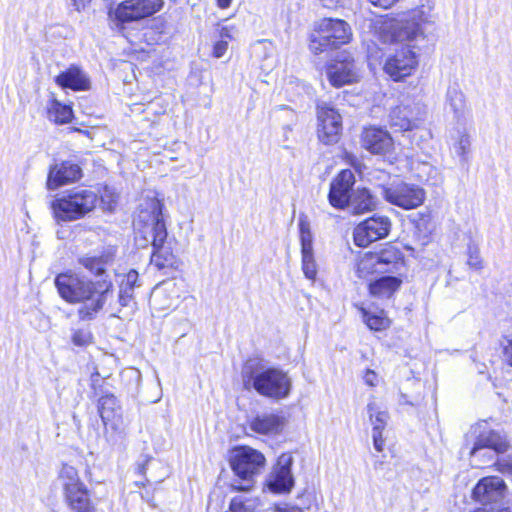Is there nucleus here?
Returning <instances> with one entry per match:
<instances>
[{"label": "nucleus", "mask_w": 512, "mask_h": 512, "mask_svg": "<svg viewBox=\"0 0 512 512\" xmlns=\"http://www.w3.org/2000/svg\"><path fill=\"white\" fill-rule=\"evenodd\" d=\"M135 226V241L138 246L153 247L151 264L158 270H178L181 266L180 259L172 252L170 246L165 245L167 229L162 214V204L156 198L146 202V207L141 209Z\"/></svg>", "instance_id": "nucleus-1"}, {"label": "nucleus", "mask_w": 512, "mask_h": 512, "mask_svg": "<svg viewBox=\"0 0 512 512\" xmlns=\"http://www.w3.org/2000/svg\"><path fill=\"white\" fill-rule=\"evenodd\" d=\"M54 282L62 299L71 304H83L78 310L81 320L93 319L113 291V283L106 278L93 282L76 274L61 273Z\"/></svg>", "instance_id": "nucleus-2"}, {"label": "nucleus", "mask_w": 512, "mask_h": 512, "mask_svg": "<svg viewBox=\"0 0 512 512\" xmlns=\"http://www.w3.org/2000/svg\"><path fill=\"white\" fill-rule=\"evenodd\" d=\"M241 377L246 389L253 388L261 396L281 400L290 395L292 381L280 368L268 366L258 358L248 359L242 367Z\"/></svg>", "instance_id": "nucleus-3"}, {"label": "nucleus", "mask_w": 512, "mask_h": 512, "mask_svg": "<svg viewBox=\"0 0 512 512\" xmlns=\"http://www.w3.org/2000/svg\"><path fill=\"white\" fill-rule=\"evenodd\" d=\"M422 10L402 13L398 18L386 15L373 22L374 35L382 43L412 42L424 37Z\"/></svg>", "instance_id": "nucleus-4"}, {"label": "nucleus", "mask_w": 512, "mask_h": 512, "mask_svg": "<svg viewBox=\"0 0 512 512\" xmlns=\"http://www.w3.org/2000/svg\"><path fill=\"white\" fill-rule=\"evenodd\" d=\"M352 37L350 25L341 19L324 18L315 25L310 36L309 48L321 54L347 44Z\"/></svg>", "instance_id": "nucleus-5"}, {"label": "nucleus", "mask_w": 512, "mask_h": 512, "mask_svg": "<svg viewBox=\"0 0 512 512\" xmlns=\"http://www.w3.org/2000/svg\"><path fill=\"white\" fill-rule=\"evenodd\" d=\"M98 195L89 189L74 188L56 198L51 208L58 221H74L83 218L97 204Z\"/></svg>", "instance_id": "nucleus-6"}, {"label": "nucleus", "mask_w": 512, "mask_h": 512, "mask_svg": "<svg viewBox=\"0 0 512 512\" xmlns=\"http://www.w3.org/2000/svg\"><path fill=\"white\" fill-rule=\"evenodd\" d=\"M264 455L253 448L244 446L234 450L231 456V468L239 480H235L231 487L236 491H249L254 485V477L265 466Z\"/></svg>", "instance_id": "nucleus-7"}, {"label": "nucleus", "mask_w": 512, "mask_h": 512, "mask_svg": "<svg viewBox=\"0 0 512 512\" xmlns=\"http://www.w3.org/2000/svg\"><path fill=\"white\" fill-rule=\"evenodd\" d=\"M59 481L64 502L75 512H96L89 490L79 477L76 468L63 465L59 472Z\"/></svg>", "instance_id": "nucleus-8"}, {"label": "nucleus", "mask_w": 512, "mask_h": 512, "mask_svg": "<svg viewBox=\"0 0 512 512\" xmlns=\"http://www.w3.org/2000/svg\"><path fill=\"white\" fill-rule=\"evenodd\" d=\"M384 199L392 205L404 210H411L421 206L425 200V190L419 185L397 182L382 188Z\"/></svg>", "instance_id": "nucleus-9"}, {"label": "nucleus", "mask_w": 512, "mask_h": 512, "mask_svg": "<svg viewBox=\"0 0 512 512\" xmlns=\"http://www.w3.org/2000/svg\"><path fill=\"white\" fill-rule=\"evenodd\" d=\"M506 491L507 485L502 478L487 476L478 481L473 489L472 496L483 505L482 507L503 509L512 504V499L501 505L499 504V501L505 497Z\"/></svg>", "instance_id": "nucleus-10"}, {"label": "nucleus", "mask_w": 512, "mask_h": 512, "mask_svg": "<svg viewBox=\"0 0 512 512\" xmlns=\"http://www.w3.org/2000/svg\"><path fill=\"white\" fill-rule=\"evenodd\" d=\"M162 0H125L110 11L117 25L140 21L160 10Z\"/></svg>", "instance_id": "nucleus-11"}, {"label": "nucleus", "mask_w": 512, "mask_h": 512, "mask_svg": "<svg viewBox=\"0 0 512 512\" xmlns=\"http://www.w3.org/2000/svg\"><path fill=\"white\" fill-rule=\"evenodd\" d=\"M330 84L336 88L353 84L360 80V68L353 56L346 51L340 52L326 67Z\"/></svg>", "instance_id": "nucleus-12"}, {"label": "nucleus", "mask_w": 512, "mask_h": 512, "mask_svg": "<svg viewBox=\"0 0 512 512\" xmlns=\"http://www.w3.org/2000/svg\"><path fill=\"white\" fill-rule=\"evenodd\" d=\"M390 228L391 222L388 217L375 215L354 228V243L359 247H367L372 242L386 237Z\"/></svg>", "instance_id": "nucleus-13"}, {"label": "nucleus", "mask_w": 512, "mask_h": 512, "mask_svg": "<svg viewBox=\"0 0 512 512\" xmlns=\"http://www.w3.org/2000/svg\"><path fill=\"white\" fill-rule=\"evenodd\" d=\"M414 48L410 44L404 45L386 59L384 71L393 80L399 81L409 76L416 68L418 61Z\"/></svg>", "instance_id": "nucleus-14"}, {"label": "nucleus", "mask_w": 512, "mask_h": 512, "mask_svg": "<svg viewBox=\"0 0 512 512\" xmlns=\"http://www.w3.org/2000/svg\"><path fill=\"white\" fill-rule=\"evenodd\" d=\"M318 137L324 144L337 142L342 130L340 114L333 108L324 104L318 106Z\"/></svg>", "instance_id": "nucleus-15"}, {"label": "nucleus", "mask_w": 512, "mask_h": 512, "mask_svg": "<svg viewBox=\"0 0 512 512\" xmlns=\"http://www.w3.org/2000/svg\"><path fill=\"white\" fill-rule=\"evenodd\" d=\"M293 457L289 453H283L278 457L276 465L268 478V487L276 493L289 492L294 485V478L291 472Z\"/></svg>", "instance_id": "nucleus-16"}, {"label": "nucleus", "mask_w": 512, "mask_h": 512, "mask_svg": "<svg viewBox=\"0 0 512 512\" xmlns=\"http://www.w3.org/2000/svg\"><path fill=\"white\" fill-rule=\"evenodd\" d=\"M354 183V173L348 169L342 170L330 184L329 203L337 209H345Z\"/></svg>", "instance_id": "nucleus-17"}, {"label": "nucleus", "mask_w": 512, "mask_h": 512, "mask_svg": "<svg viewBox=\"0 0 512 512\" xmlns=\"http://www.w3.org/2000/svg\"><path fill=\"white\" fill-rule=\"evenodd\" d=\"M472 434L475 436L474 444L480 447L501 454L506 453L510 448L506 435L499 431L489 429L485 421L475 425L472 428Z\"/></svg>", "instance_id": "nucleus-18"}, {"label": "nucleus", "mask_w": 512, "mask_h": 512, "mask_svg": "<svg viewBox=\"0 0 512 512\" xmlns=\"http://www.w3.org/2000/svg\"><path fill=\"white\" fill-rule=\"evenodd\" d=\"M98 413L105 427L110 426L115 431H121L124 427L122 407L118 399L111 393L98 399Z\"/></svg>", "instance_id": "nucleus-19"}, {"label": "nucleus", "mask_w": 512, "mask_h": 512, "mask_svg": "<svg viewBox=\"0 0 512 512\" xmlns=\"http://www.w3.org/2000/svg\"><path fill=\"white\" fill-rule=\"evenodd\" d=\"M179 289L174 282H163L151 294L153 308L160 312L170 311L178 306Z\"/></svg>", "instance_id": "nucleus-20"}, {"label": "nucleus", "mask_w": 512, "mask_h": 512, "mask_svg": "<svg viewBox=\"0 0 512 512\" xmlns=\"http://www.w3.org/2000/svg\"><path fill=\"white\" fill-rule=\"evenodd\" d=\"M82 176L81 168L70 161H64L52 167L48 174L47 187L55 190L62 185L79 180Z\"/></svg>", "instance_id": "nucleus-21"}, {"label": "nucleus", "mask_w": 512, "mask_h": 512, "mask_svg": "<svg viewBox=\"0 0 512 512\" xmlns=\"http://www.w3.org/2000/svg\"><path fill=\"white\" fill-rule=\"evenodd\" d=\"M390 134L381 128L368 127L362 132L363 147L373 154H384L392 147Z\"/></svg>", "instance_id": "nucleus-22"}, {"label": "nucleus", "mask_w": 512, "mask_h": 512, "mask_svg": "<svg viewBox=\"0 0 512 512\" xmlns=\"http://www.w3.org/2000/svg\"><path fill=\"white\" fill-rule=\"evenodd\" d=\"M377 260L380 273H399L404 267L402 252L392 245H387L379 251L373 252Z\"/></svg>", "instance_id": "nucleus-23"}, {"label": "nucleus", "mask_w": 512, "mask_h": 512, "mask_svg": "<svg viewBox=\"0 0 512 512\" xmlns=\"http://www.w3.org/2000/svg\"><path fill=\"white\" fill-rule=\"evenodd\" d=\"M410 105H398L389 114V123L395 131H408L417 126L420 119V111H414Z\"/></svg>", "instance_id": "nucleus-24"}, {"label": "nucleus", "mask_w": 512, "mask_h": 512, "mask_svg": "<svg viewBox=\"0 0 512 512\" xmlns=\"http://www.w3.org/2000/svg\"><path fill=\"white\" fill-rule=\"evenodd\" d=\"M284 418L273 413H264L250 421V429L258 434L276 435L284 428Z\"/></svg>", "instance_id": "nucleus-25"}, {"label": "nucleus", "mask_w": 512, "mask_h": 512, "mask_svg": "<svg viewBox=\"0 0 512 512\" xmlns=\"http://www.w3.org/2000/svg\"><path fill=\"white\" fill-rule=\"evenodd\" d=\"M377 199L366 188L353 190L346 208L354 215H360L375 210Z\"/></svg>", "instance_id": "nucleus-26"}, {"label": "nucleus", "mask_w": 512, "mask_h": 512, "mask_svg": "<svg viewBox=\"0 0 512 512\" xmlns=\"http://www.w3.org/2000/svg\"><path fill=\"white\" fill-rule=\"evenodd\" d=\"M56 83L63 88H70L74 91H85L90 88V81L86 74L77 66H71L60 73Z\"/></svg>", "instance_id": "nucleus-27"}, {"label": "nucleus", "mask_w": 512, "mask_h": 512, "mask_svg": "<svg viewBox=\"0 0 512 512\" xmlns=\"http://www.w3.org/2000/svg\"><path fill=\"white\" fill-rule=\"evenodd\" d=\"M402 281L396 276H382L369 284V293L377 299H390L399 289Z\"/></svg>", "instance_id": "nucleus-28"}, {"label": "nucleus", "mask_w": 512, "mask_h": 512, "mask_svg": "<svg viewBox=\"0 0 512 512\" xmlns=\"http://www.w3.org/2000/svg\"><path fill=\"white\" fill-rule=\"evenodd\" d=\"M49 119L58 124L69 123L72 120L73 112L69 105L60 103L53 99L48 108Z\"/></svg>", "instance_id": "nucleus-29"}, {"label": "nucleus", "mask_w": 512, "mask_h": 512, "mask_svg": "<svg viewBox=\"0 0 512 512\" xmlns=\"http://www.w3.org/2000/svg\"><path fill=\"white\" fill-rule=\"evenodd\" d=\"M380 273L377 260L373 252L365 253L356 264V274L359 278L367 279L369 276Z\"/></svg>", "instance_id": "nucleus-30"}, {"label": "nucleus", "mask_w": 512, "mask_h": 512, "mask_svg": "<svg viewBox=\"0 0 512 512\" xmlns=\"http://www.w3.org/2000/svg\"><path fill=\"white\" fill-rule=\"evenodd\" d=\"M500 454L501 453L473 444V447L470 451V459L471 462H473L477 467L489 466V464L493 465V462L496 461L498 455Z\"/></svg>", "instance_id": "nucleus-31"}, {"label": "nucleus", "mask_w": 512, "mask_h": 512, "mask_svg": "<svg viewBox=\"0 0 512 512\" xmlns=\"http://www.w3.org/2000/svg\"><path fill=\"white\" fill-rule=\"evenodd\" d=\"M299 233H300V243H301V252L314 251L313 250V235L311 232L310 222L305 215H300L299 221Z\"/></svg>", "instance_id": "nucleus-32"}, {"label": "nucleus", "mask_w": 512, "mask_h": 512, "mask_svg": "<svg viewBox=\"0 0 512 512\" xmlns=\"http://www.w3.org/2000/svg\"><path fill=\"white\" fill-rule=\"evenodd\" d=\"M110 258L107 256L101 257H83L79 260L80 264L96 276L105 274L106 266Z\"/></svg>", "instance_id": "nucleus-33"}, {"label": "nucleus", "mask_w": 512, "mask_h": 512, "mask_svg": "<svg viewBox=\"0 0 512 512\" xmlns=\"http://www.w3.org/2000/svg\"><path fill=\"white\" fill-rule=\"evenodd\" d=\"M367 410L369 413L370 422L373 426L372 430H384L388 419L389 414L387 411H380L375 402H369L367 405Z\"/></svg>", "instance_id": "nucleus-34"}, {"label": "nucleus", "mask_w": 512, "mask_h": 512, "mask_svg": "<svg viewBox=\"0 0 512 512\" xmlns=\"http://www.w3.org/2000/svg\"><path fill=\"white\" fill-rule=\"evenodd\" d=\"M362 313L364 321L371 330L381 331L390 325V320L385 316L383 310L380 311L379 314H371L365 309H362Z\"/></svg>", "instance_id": "nucleus-35"}, {"label": "nucleus", "mask_w": 512, "mask_h": 512, "mask_svg": "<svg viewBox=\"0 0 512 512\" xmlns=\"http://www.w3.org/2000/svg\"><path fill=\"white\" fill-rule=\"evenodd\" d=\"M447 103L456 114H461L465 108L464 94L456 87H450L447 91Z\"/></svg>", "instance_id": "nucleus-36"}, {"label": "nucleus", "mask_w": 512, "mask_h": 512, "mask_svg": "<svg viewBox=\"0 0 512 512\" xmlns=\"http://www.w3.org/2000/svg\"><path fill=\"white\" fill-rule=\"evenodd\" d=\"M302 271L309 280H315L317 275V265L314 258V251L301 252Z\"/></svg>", "instance_id": "nucleus-37"}, {"label": "nucleus", "mask_w": 512, "mask_h": 512, "mask_svg": "<svg viewBox=\"0 0 512 512\" xmlns=\"http://www.w3.org/2000/svg\"><path fill=\"white\" fill-rule=\"evenodd\" d=\"M467 264L470 268L475 270H481L483 268L482 258L480 256V250L477 245L469 244L467 249Z\"/></svg>", "instance_id": "nucleus-38"}, {"label": "nucleus", "mask_w": 512, "mask_h": 512, "mask_svg": "<svg viewBox=\"0 0 512 512\" xmlns=\"http://www.w3.org/2000/svg\"><path fill=\"white\" fill-rule=\"evenodd\" d=\"M134 287L120 284L118 294V304L121 307H127L133 301Z\"/></svg>", "instance_id": "nucleus-39"}, {"label": "nucleus", "mask_w": 512, "mask_h": 512, "mask_svg": "<svg viewBox=\"0 0 512 512\" xmlns=\"http://www.w3.org/2000/svg\"><path fill=\"white\" fill-rule=\"evenodd\" d=\"M493 466L498 472L512 476V456L497 457Z\"/></svg>", "instance_id": "nucleus-40"}, {"label": "nucleus", "mask_w": 512, "mask_h": 512, "mask_svg": "<svg viewBox=\"0 0 512 512\" xmlns=\"http://www.w3.org/2000/svg\"><path fill=\"white\" fill-rule=\"evenodd\" d=\"M92 335L88 330L78 329L72 335V342L76 346H86L91 343Z\"/></svg>", "instance_id": "nucleus-41"}, {"label": "nucleus", "mask_w": 512, "mask_h": 512, "mask_svg": "<svg viewBox=\"0 0 512 512\" xmlns=\"http://www.w3.org/2000/svg\"><path fill=\"white\" fill-rule=\"evenodd\" d=\"M228 41L227 40H218L214 46H213V52H212V55L215 57V58H221L224 56V54L226 53L227 49H228Z\"/></svg>", "instance_id": "nucleus-42"}, {"label": "nucleus", "mask_w": 512, "mask_h": 512, "mask_svg": "<svg viewBox=\"0 0 512 512\" xmlns=\"http://www.w3.org/2000/svg\"><path fill=\"white\" fill-rule=\"evenodd\" d=\"M470 138L468 135L464 134L460 137L458 144L456 146V152L460 156H464L470 147Z\"/></svg>", "instance_id": "nucleus-43"}, {"label": "nucleus", "mask_w": 512, "mask_h": 512, "mask_svg": "<svg viewBox=\"0 0 512 512\" xmlns=\"http://www.w3.org/2000/svg\"><path fill=\"white\" fill-rule=\"evenodd\" d=\"M383 430H372V439L374 448L378 452H382L385 445V440L382 436Z\"/></svg>", "instance_id": "nucleus-44"}, {"label": "nucleus", "mask_w": 512, "mask_h": 512, "mask_svg": "<svg viewBox=\"0 0 512 512\" xmlns=\"http://www.w3.org/2000/svg\"><path fill=\"white\" fill-rule=\"evenodd\" d=\"M138 273L135 270H130L123 278L121 284L127 285L129 287H136L138 281Z\"/></svg>", "instance_id": "nucleus-45"}, {"label": "nucleus", "mask_w": 512, "mask_h": 512, "mask_svg": "<svg viewBox=\"0 0 512 512\" xmlns=\"http://www.w3.org/2000/svg\"><path fill=\"white\" fill-rule=\"evenodd\" d=\"M235 28L233 26H221L219 29L220 40H233Z\"/></svg>", "instance_id": "nucleus-46"}, {"label": "nucleus", "mask_w": 512, "mask_h": 512, "mask_svg": "<svg viewBox=\"0 0 512 512\" xmlns=\"http://www.w3.org/2000/svg\"><path fill=\"white\" fill-rule=\"evenodd\" d=\"M371 5L381 9H389L393 7L399 0H368Z\"/></svg>", "instance_id": "nucleus-47"}, {"label": "nucleus", "mask_w": 512, "mask_h": 512, "mask_svg": "<svg viewBox=\"0 0 512 512\" xmlns=\"http://www.w3.org/2000/svg\"><path fill=\"white\" fill-rule=\"evenodd\" d=\"M364 382L369 386H376L378 382V376L377 374L370 369H367L363 375Z\"/></svg>", "instance_id": "nucleus-48"}, {"label": "nucleus", "mask_w": 512, "mask_h": 512, "mask_svg": "<svg viewBox=\"0 0 512 512\" xmlns=\"http://www.w3.org/2000/svg\"><path fill=\"white\" fill-rule=\"evenodd\" d=\"M472 512H512V503L503 509L496 508H487V507H479L473 510Z\"/></svg>", "instance_id": "nucleus-49"}, {"label": "nucleus", "mask_w": 512, "mask_h": 512, "mask_svg": "<svg viewBox=\"0 0 512 512\" xmlns=\"http://www.w3.org/2000/svg\"><path fill=\"white\" fill-rule=\"evenodd\" d=\"M91 0H71V5L78 12L84 10L89 4Z\"/></svg>", "instance_id": "nucleus-50"}, {"label": "nucleus", "mask_w": 512, "mask_h": 512, "mask_svg": "<svg viewBox=\"0 0 512 512\" xmlns=\"http://www.w3.org/2000/svg\"><path fill=\"white\" fill-rule=\"evenodd\" d=\"M151 460L150 457L146 456L143 463H139L138 466H137V472L140 474V475H144L145 472H146V466L148 464V462Z\"/></svg>", "instance_id": "nucleus-51"}, {"label": "nucleus", "mask_w": 512, "mask_h": 512, "mask_svg": "<svg viewBox=\"0 0 512 512\" xmlns=\"http://www.w3.org/2000/svg\"><path fill=\"white\" fill-rule=\"evenodd\" d=\"M274 512H303L301 508L298 507H289L286 506L284 508H278Z\"/></svg>", "instance_id": "nucleus-52"}, {"label": "nucleus", "mask_w": 512, "mask_h": 512, "mask_svg": "<svg viewBox=\"0 0 512 512\" xmlns=\"http://www.w3.org/2000/svg\"><path fill=\"white\" fill-rule=\"evenodd\" d=\"M232 0H217L218 6L220 8H227L231 4Z\"/></svg>", "instance_id": "nucleus-53"}, {"label": "nucleus", "mask_w": 512, "mask_h": 512, "mask_svg": "<svg viewBox=\"0 0 512 512\" xmlns=\"http://www.w3.org/2000/svg\"><path fill=\"white\" fill-rule=\"evenodd\" d=\"M325 7H331L337 3V0H320Z\"/></svg>", "instance_id": "nucleus-54"}]
</instances>
